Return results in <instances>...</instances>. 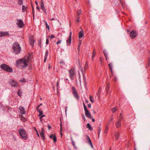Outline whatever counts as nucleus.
<instances>
[{
  "mask_svg": "<svg viewBox=\"0 0 150 150\" xmlns=\"http://www.w3.org/2000/svg\"><path fill=\"white\" fill-rule=\"evenodd\" d=\"M16 63L18 67L21 66L23 68L26 67L28 65L27 61L25 58L18 59L16 61Z\"/></svg>",
  "mask_w": 150,
  "mask_h": 150,
  "instance_id": "nucleus-1",
  "label": "nucleus"
},
{
  "mask_svg": "<svg viewBox=\"0 0 150 150\" xmlns=\"http://www.w3.org/2000/svg\"><path fill=\"white\" fill-rule=\"evenodd\" d=\"M13 52L16 54H19L21 51V48L17 42L14 43L12 46Z\"/></svg>",
  "mask_w": 150,
  "mask_h": 150,
  "instance_id": "nucleus-2",
  "label": "nucleus"
},
{
  "mask_svg": "<svg viewBox=\"0 0 150 150\" xmlns=\"http://www.w3.org/2000/svg\"><path fill=\"white\" fill-rule=\"evenodd\" d=\"M0 68L3 70L7 72L11 73L13 72L12 68L5 64H2L0 66Z\"/></svg>",
  "mask_w": 150,
  "mask_h": 150,
  "instance_id": "nucleus-3",
  "label": "nucleus"
},
{
  "mask_svg": "<svg viewBox=\"0 0 150 150\" xmlns=\"http://www.w3.org/2000/svg\"><path fill=\"white\" fill-rule=\"evenodd\" d=\"M18 132L21 137L26 140L27 139V136L26 132L25 130L20 128L18 130Z\"/></svg>",
  "mask_w": 150,
  "mask_h": 150,
  "instance_id": "nucleus-4",
  "label": "nucleus"
},
{
  "mask_svg": "<svg viewBox=\"0 0 150 150\" xmlns=\"http://www.w3.org/2000/svg\"><path fill=\"white\" fill-rule=\"evenodd\" d=\"M70 77L71 80H73L74 79V76L76 75L75 70L74 68H72L69 70Z\"/></svg>",
  "mask_w": 150,
  "mask_h": 150,
  "instance_id": "nucleus-5",
  "label": "nucleus"
},
{
  "mask_svg": "<svg viewBox=\"0 0 150 150\" xmlns=\"http://www.w3.org/2000/svg\"><path fill=\"white\" fill-rule=\"evenodd\" d=\"M72 93L74 97L77 99H79V97L75 88L74 86H73L72 87Z\"/></svg>",
  "mask_w": 150,
  "mask_h": 150,
  "instance_id": "nucleus-6",
  "label": "nucleus"
},
{
  "mask_svg": "<svg viewBox=\"0 0 150 150\" xmlns=\"http://www.w3.org/2000/svg\"><path fill=\"white\" fill-rule=\"evenodd\" d=\"M18 23H16V24L18 25V26L20 28H23L24 25L23 21L21 19L17 20Z\"/></svg>",
  "mask_w": 150,
  "mask_h": 150,
  "instance_id": "nucleus-7",
  "label": "nucleus"
},
{
  "mask_svg": "<svg viewBox=\"0 0 150 150\" xmlns=\"http://www.w3.org/2000/svg\"><path fill=\"white\" fill-rule=\"evenodd\" d=\"M71 34L72 32H70V33L69 38L66 41L67 45V46L70 45L71 44Z\"/></svg>",
  "mask_w": 150,
  "mask_h": 150,
  "instance_id": "nucleus-8",
  "label": "nucleus"
},
{
  "mask_svg": "<svg viewBox=\"0 0 150 150\" xmlns=\"http://www.w3.org/2000/svg\"><path fill=\"white\" fill-rule=\"evenodd\" d=\"M137 35V33L136 31L132 30L131 31L130 34V36L132 39L134 38Z\"/></svg>",
  "mask_w": 150,
  "mask_h": 150,
  "instance_id": "nucleus-9",
  "label": "nucleus"
},
{
  "mask_svg": "<svg viewBox=\"0 0 150 150\" xmlns=\"http://www.w3.org/2000/svg\"><path fill=\"white\" fill-rule=\"evenodd\" d=\"M37 110L38 112L39 113V116L40 119H42V118L45 116V115H43V113L42 111H41L40 110L38 109V108H37Z\"/></svg>",
  "mask_w": 150,
  "mask_h": 150,
  "instance_id": "nucleus-10",
  "label": "nucleus"
},
{
  "mask_svg": "<svg viewBox=\"0 0 150 150\" xmlns=\"http://www.w3.org/2000/svg\"><path fill=\"white\" fill-rule=\"evenodd\" d=\"M40 8L42 10L44 13L45 14H47V11L44 6V4L43 2L42 1L40 4Z\"/></svg>",
  "mask_w": 150,
  "mask_h": 150,
  "instance_id": "nucleus-11",
  "label": "nucleus"
},
{
  "mask_svg": "<svg viewBox=\"0 0 150 150\" xmlns=\"http://www.w3.org/2000/svg\"><path fill=\"white\" fill-rule=\"evenodd\" d=\"M85 113L86 116L90 119H91V116L90 113L89 111L88 110V109L85 110Z\"/></svg>",
  "mask_w": 150,
  "mask_h": 150,
  "instance_id": "nucleus-12",
  "label": "nucleus"
},
{
  "mask_svg": "<svg viewBox=\"0 0 150 150\" xmlns=\"http://www.w3.org/2000/svg\"><path fill=\"white\" fill-rule=\"evenodd\" d=\"M10 83H11V85L12 86L17 87L18 86V84L14 80H11V81H10Z\"/></svg>",
  "mask_w": 150,
  "mask_h": 150,
  "instance_id": "nucleus-13",
  "label": "nucleus"
},
{
  "mask_svg": "<svg viewBox=\"0 0 150 150\" xmlns=\"http://www.w3.org/2000/svg\"><path fill=\"white\" fill-rule=\"evenodd\" d=\"M18 109L19 110L21 114H23L25 113V111L24 108L23 107L20 106L18 108Z\"/></svg>",
  "mask_w": 150,
  "mask_h": 150,
  "instance_id": "nucleus-14",
  "label": "nucleus"
},
{
  "mask_svg": "<svg viewBox=\"0 0 150 150\" xmlns=\"http://www.w3.org/2000/svg\"><path fill=\"white\" fill-rule=\"evenodd\" d=\"M9 33L8 32L0 31V37H2L5 35H8Z\"/></svg>",
  "mask_w": 150,
  "mask_h": 150,
  "instance_id": "nucleus-15",
  "label": "nucleus"
},
{
  "mask_svg": "<svg viewBox=\"0 0 150 150\" xmlns=\"http://www.w3.org/2000/svg\"><path fill=\"white\" fill-rule=\"evenodd\" d=\"M86 139L87 141L88 144L89 145H91V147H93V145L92 143L91 142V140L90 139V138L87 135V138Z\"/></svg>",
  "mask_w": 150,
  "mask_h": 150,
  "instance_id": "nucleus-16",
  "label": "nucleus"
},
{
  "mask_svg": "<svg viewBox=\"0 0 150 150\" xmlns=\"http://www.w3.org/2000/svg\"><path fill=\"white\" fill-rule=\"evenodd\" d=\"M79 39L81 38L84 35L83 34V30H81V31H80L79 33Z\"/></svg>",
  "mask_w": 150,
  "mask_h": 150,
  "instance_id": "nucleus-17",
  "label": "nucleus"
},
{
  "mask_svg": "<svg viewBox=\"0 0 150 150\" xmlns=\"http://www.w3.org/2000/svg\"><path fill=\"white\" fill-rule=\"evenodd\" d=\"M50 137L52 139L54 142H56L57 140L56 137L53 134H51L50 136Z\"/></svg>",
  "mask_w": 150,
  "mask_h": 150,
  "instance_id": "nucleus-18",
  "label": "nucleus"
},
{
  "mask_svg": "<svg viewBox=\"0 0 150 150\" xmlns=\"http://www.w3.org/2000/svg\"><path fill=\"white\" fill-rule=\"evenodd\" d=\"M121 120H120V119H119V120H118L117 122L116 123V127L117 128H119L120 127L121 125Z\"/></svg>",
  "mask_w": 150,
  "mask_h": 150,
  "instance_id": "nucleus-19",
  "label": "nucleus"
},
{
  "mask_svg": "<svg viewBox=\"0 0 150 150\" xmlns=\"http://www.w3.org/2000/svg\"><path fill=\"white\" fill-rule=\"evenodd\" d=\"M44 132V130L43 129H42L40 132V135L42 138V139L43 140H44L45 139V136Z\"/></svg>",
  "mask_w": 150,
  "mask_h": 150,
  "instance_id": "nucleus-20",
  "label": "nucleus"
},
{
  "mask_svg": "<svg viewBox=\"0 0 150 150\" xmlns=\"http://www.w3.org/2000/svg\"><path fill=\"white\" fill-rule=\"evenodd\" d=\"M108 66L110 69L111 72L112 74L113 73V71L112 70V63H110L108 64Z\"/></svg>",
  "mask_w": 150,
  "mask_h": 150,
  "instance_id": "nucleus-21",
  "label": "nucleus"
},
{
  "mask_svg": "<svg viewBox=\"0 0 150 150\" xmlns=\"http://www.w3.org/2000/svg\"><path fill=\"white\" fill-rule=\"evenodd\" d=\"M119 132H117L115 134V137L116 139V140H117V139L119 138Z\"/></svg>",
  "mask_w": 150,
  "mask_h": 150,
  "instance_id": "nucleus-22",
  "label": "nucleus"
},
{
  "mask_svg": "<svg viewBox=\"0 0 150 150\" xmlns=\"http://www.w3.org/2000/svg\"><path fill=\"white\" fill-rule=\"evenodd\" d=\"M86 127L88 128L90 130H92V128L91 127L90 124L89 123H88L86 125Z\"/></svg>",
  "mask_w": 150,
  "mask_h": 150,
  "instance_id": "nucleus-23",
  "label": "nucleus"
},
{
  "mask_svg": "<svg viewBox=\"0 0 150 150\" xmlns=\"http://www.w3.org/2000/svg\"><path fill=\"white\" fill-rule=\"evenodd\" d=\"M18 95L20 97L22 96V91L20 89H18L17 92Z\"/></svg>",
  "mask_w": 150,
  "mask_h": 150,
  "instance_id": "nucleus-24",
  "label": "nucleus"
},
{
  "mask_svg": "<svg viewBox=\"0 0 150 150\" xmlns=\"http://www.w3.org/2000/svg\"><path fill=\"white\" fill-rule=\"evenodd\" d=\"M117 107H115L112 109L111 110L113 113H115L116 110L117 109Z\"/></svg>",
  "mask_w": 150,
  "mask_h": 150,
  "instance_id": "nucleus-25",
  "label": "nucleus"
},
{
  "mask_svg": "<svg viewBox=\"0 0 150 150\" xmlns=\"http://www.w3.org/2000/svg\"><path fill=\"white\" fill-rule=\"evenodd\" d=\"M108 129V126L107 125L106 126L105 129L104 131V133L106 134Z\"/></svg>",
  "mask_w": 150,
  "mask_h": 150,
  "instance_id": "nucleus-26",
  "label": "nucleus"
},
{
  "mask_svg": "<svg viewBox=\"0 0 150 150\" xmlns=\"http://www.w3.org/2000/svg\"><path fill=\"white\" fill-rule=\"evenodd\" d=\"M22 9L23 12L25 11L27 9V7L25 6L24 5H23L22 6Z\"/></svg>",
  "mask_w": 150,
  "mask_h": 150,
  "instance_id": "nucleus-27",
  "label": "nucleus"
},
{
  "mask_svg": "<svg viewBox=\"0 0 150 150\" xmlns=\"http://www.w3.org/2000/svg\"><path fill=\"white\" fill-rule=\"evenodd\" d=\"M110 86L109 84H107L106 87V92H108L109 90Z\"/></svg>",
  "mask_w": 150,
  "mask_h": 150,
  "instance_id": "nucleus-28",
  "label": "nucleus"
},
{
  "mask_svg": "<svg viewBox=\"0 0 150 150\" xmlns=\"http://www.w3.org/2000/svg\"><path fill=\"white\" fill-rule=\"evenodd\" d=\"M89 98L90 101L92 103H93L94 102V100L93 99L92 96H89Z\"/></svg>",
  "mask_w": 150,
  "mask_h": 150,
  "instance_id": "nucleus-29",
  "label": "nucleus"
},
{
  "mask_svg": "<svg viewBox=\"0 0 150 150\" xmlns=\"http://www.w3.org/2000/svg\"><path fill=\"white\" fill-rule=\"evenodd\" d=\"M96 53V50H94L93 51V54H93L92 57V60H93V59L95 57V56Z\"/></svg>",
  "mask_w": 150,
  "mask_h": 150,
  "instance_id": "nucleus-30",
  "label": "nucleus"
},
{
  "mask_svg": "<svg viewBox=\"0 0 150 150\" xmlns=\"http://www.w3.org/2000/svg\"><path fill=\"white\" fill-rule=\"evenodd\" d=\"M18 4L19 5H21L23 4V0H18Z\"/></svg>",
  "mask_w": 150,
  "mask_h": 150,
  "instance_id": "nucleus-31",
  "label": "nucleus"
},
{
  "mask_svg": "<svg viewBox=\"0 0 150 150\" xmlns=\"http://www.w3.org/2000/svg\"><path fill=\"white\" fill-rule=\"evenodd\" d=\"M32 11H33V19L34 18V8L33 7V6H32Z\"/></svg>",
  "mask_w": 150,
  "mask_h": 150,
  "instance_id": "nucleus-32",
  "label": "nucleus"
},
{
  "mask_svg": "<svg viewBox=\"0 0 150 150\" xmlns=\"http://www.w3.org/2000/svg\"><path fill=\"white\" fill-rule=\"evenodd\" d=\"M81 10H79L77 11V14L78 16H79L81 13Z\"/></svg>",
  "mask_w": 150,
  "mask_h": 150,
  "instance_id": "nucleus-33",
  "label": "nucleus"
},
{
  "mask_svg": "<svg viewBox=\"0 0 150 150\" xmlns=\"http://www.w3.org/2000/svg\"><path fill=\"white\" fill-rule=\"evenodd\" d=\"M148 67H150V58L149 59L148 62L147 64Z\"/></svg>",
  "mask_w": 150,
  "mask_h": 150,
  "instance_id": "nucleus-34",
  "label": "nucleus"
},
{
  "mask_svg": "<svg viewBox=\"0 0 150 150\" xmlns=\"http://www.w3.org/2000/svg\"><path fill=\"white\" fill-rule=\"evenodd\" d=\"M20 81L22 83L24 82H25V79L23 78H21L20 80Z\"/></svg>",
  "mask_w": 150,
  "mask_h": 150,
  "instance_id": "nucleus-35",
  "label": "nucleus"
},
{
  "mask_svg": "<svg viewBox=\"0 0 150 150\" xmlns=\"http://www.w3.org/2000/svg\"><path fill=\"white\" fill-rule=\"evenodd\" d=\"M48 52L47 50L46 51L45 53V57L46 58H47L48 55Z\"/></svg>",
  "mask_w": 150,
  "mask_h": 150,
  "instance_id": "nucleus-36",
  "label": "nucleus"
},
{
  "mask_svg": "<svg viewBox=\"0 0 150 150\" xmlns=\"http://www.w3.org/2000/svg\"><path fill=\"white\" fill-rule=\"evenodd\" d=\"M45 25H46V27L49 30L50 29V26H49L48 25L47 23L45 22Z\"/></svg>",
  "mask_w": 150,
  "mask_h": 150,
  "instance_id": "nucleus-37",
  "label": "nucleus"
},
{
  "mask_svg": "<svg viewBox=\"0 0 150 150\" xmlns=\"http://www.w3.org/2000/svg\"><path fill=\"white\" fill-rule=\"evenodd\" d=\"M101 128L100 127L99 128V129H98V137H99V135H100V133L101 132Z\"/></svg>",
  "mask_w": 150,
  "mask_h": 150,
  "instance_id": "nucleus-38",
  "label": "nucleus"
},
{
  "mask_svg": "<svg viewBox=\"0 0 150 150\" xmlns=\"http://www.w3.org/2000/svg\"><path fill=\"white\" fill-rule=\"evenodd\" d=\"M113 120V119L112 118H111L108 122V124H109Z\"/></svg>",
  "mask_w": 150,
  "mask_h": 150,
  "instance_id": "nucleus-39",
  "label": "nucleus"
},
{
  "mask_svg": "<svg viewBox=\"0 0 150 150\" xmlns=\"http://www.w3.org/2000/svg\"><path fill=\"white\" fill-rule=\"evenodd\" d=\"M72 144L74 146V147L75 148V149H76L77 148L76 146H75L74 142H73V143H72Z\"/></svg>",
  "mask_w": 150,
  "mask_h": 150,
  "instance_id": "nucleus-40",
  "label": "nucleus"
},
{
  "mask_svg": "<svg viewBox=\"0 0 150 150\" xmlns=\"http://www.w3.org/2000/svg\"><path fill=\"white\" fill-rule=\"evenodd\" d=\"M59 81H58L57 83V89L59 88Z\"/></svg>",
  "mask_w": 150,
  "mask_h": 150,
  "instance_id": "nucleus-41",
  "label": "nucleus"
},
{
  "mask_svg": "<svg viewBox=\"0 0 150 150\" xmlns=\"http://www.w3.org/2000/svg\"><path fill=\"white\" fill-rule=\"evenodd\" d=\"M62 127H60V134L61 136H62Z\"/></svg>",
  "mask_w": 150,
  "mask_h": 150,
  "instance_id": "nucleus-42",
  "label": "nucleus"
},
{
  "mask_svg": "<svg viewBox=\"0 0 150 150\" xmlns=\"http://www.w3.org/2000/svg\"><path fill=\"white\" fill-rule=\"evenodd\" d=\"M59 63L60 64H62V65H64L65 64L64 63V61L63 60L59 62Z\"/></svg>",
  "mask_w": 150,
  "mask_h": 150,
  "instance_id": "nucleus-43",
  "label": "nucleus"
},
{
  "mask_svg": "<svg viewBox=\"0 0 150 150\" xmlns=\"http://www.w3.org/2000/svg\"><path fill=\"white\" fill-rule=\"evenodd\" d=\"M83 107H84V110H86L87 109H88L86 106L85 105V104L84 103H83Z\"/></svg>",
  "mask_w": 150,
  "mask_h": 150,
  "instance_id": "nucleus-44",
  "label": "nucleus"
},
{
  "mask_svg": "<svg viewBox=\"0 0 150 150\" xmlns=\"http://www.w3.org/2000/svg\"><path fill=\"white\" fill-rule=\"evenodd\" d=\"M123 117L122 116V114L121 113L120 114V115L119 117V119L120 120H122V119L123 118Z\"/></svg>",
  "mask_w": 150,
  "mask_h": 150,
  "instance_id": "nucleus-45",
  "label": "nucleus"
},
{
  "mask_svg": "<svg viewBox=\"0 0 150 150\" xmlns=\"http://www.w3.org/2000/svg\"><path fill=\"white\" fill-rule=\"evenodd\" d=\"M38 45L39 46H40V47H41V40L40 39V40H38Z\"/></svg>",
  "mask_w": 150,
  "mask_h": 150,
  "instance_id": "nucleus-46",
  "label": "nucleus"
},
{
  "mask_svg": "<svg viewBox=\"0 0 150 150\" xmlns=\"http://www.w3.org/2000/svg\"><path fill=\"white\" fill-rule=\"evenodd\" d=\"M88 67V65L87 63H86L85 64V66L84 67V69H87Z\"/></svg>",
  "mask_w": 150,
  "mask_h": 150,
  "instance_id": "nucleus-47",
  "label": "nucleus"
},
{
  "mask_svg": "<svg viewBox=\"0 0 150 150\" xmlns=\"http://www.w3.org/2000/svg\"><path fill=\"white\" fill-rule=\"evenodd\" d=\"M82 115L83 118V119L84 121H85L86 120V117H85V116L84 114H83Z\"/></svg>",
  "mask_w": 150,
  "mask_h": 150,
  "instance_id": "nucleus-48",
  "label": "nucleus"
},
{
  "mask_svg": "<svg viewBox=\"0 0 150 150\" xmlns=\"http://www.w3.org/2000/svg\"><path fill=\"white\" fill-rule=\"evenodd\" d=\"M80 69L81 70L82 73H83V75H84L83 73V69H82V67H80Z\"/></svg>",
  "mask_w": 150,
  "mask_h": 150,
  "instance_id": "nucleus-49",
  "label": "nucleus"
},
{
  "mask_svg": "<svg viewBox=\"0 0 150 150\" xmlns=\"http://www.w3.org/2000/svg\"><path fill=\"white\" fill-rule=\"evenodd\" d=\"M50 39H52L54 38V36L53 35H51L50 36Z\"/></svg>",
  "mask_w": 150,
  "mask_h": 150,
  "instance_id": "nucleus-50",
  "label": "nucleus"
},
{
  "mask_svg": "<svg viewBox=\"0 0 150 150\" xmlns=\"http://www.w3.org/2000/svg\"><path fill=\"white\" fill-rule=\"evenodd\" d=\"M88 107L89 108H91V105L90 103L88 104Z\"/></svg>",
  "mask_w": 150,
  "mask_h": 150,
  "instance_id": "nucleus-51",
  "label": "nucleus"
},
{
  "mask_svg": "<svg viewBox=\"0 0 150 150\" xmlns=\"http://www.w3.org/2000/svg\"><path fill=\"white\" fill-rule=\"evenodd\" d=\"M81 41H80L78 43V46H80L81 45Z\"/></svg>",
  "mask_w": 150,
  "mask_h": 150,
  "instance_id": "nucleus-52",
  "label": "nucleus"
},
{
  "mask_svg": "<svg viewBox=\"0 0 150 150\" xmlns=\"http://www.w3.org/2000/svg\"><path fill=\"white\" fill-rule=\"evenodd\" d=\"M117 80V79L116 77H115L114 79V81H116Z\"/></svg>",
  "mask_w": 150,
  "mask_h": 150,
  "instance_id": "nucleus-53",
  "label": "nucleus"
},
{
  "mask_svg": "<svg viewBox=\"0 0 150 150\" xmlns=\"http://www.w3.org/2000/svg\"><path fill=\"white\" fill-rule=\"evenodd\" d=\"M48 129L49 130L51 128V126H50V125H48Z\"/></svg>",
  "mask_w": 150,
  "mask_h": 150,
  "instance_id": "nucleus-54",
  "label": "nucleus"
},
{
  "mask_svg": "<svg viewBox=\"0 0 150 150\" xmlns=\"http://www.w3.org/2000/svg\"><path fill=\"white\" fill-rule=\"evenodd\" d=\"M76 23L77 22L79 23V19L76 18V21H75Z\"/></svg>",
  "mask_w": 150,
  "mask_h": 150,
  "instance_id": "nucleus-55",
  "label": "nucleus"
},
{
  "mask_svg": "<svg viewBox=\"0 0 150 150\" xmlns=\"http://www.w3.org/2000/svg\"><path fill=\"white\" fill-rule=\"evenodd\" d=\"M57 20V18H53L50 19L51 21H53V20Z\"/></svg>",
  "mask_w": 150,
  "mask_h": 150,
  "instance_id": "nucleus-56",
  "label": "nucleus"
},
{
  "mask_svg": "<svg viewBox=\"0 0 150 150\" xmlns=\"http://www.w3.org/2000/svg\"><path fill=\"white\" fill-rule=\"evenodd\" d=\"M48 44V39H47L46 40V44L47 45Z\"/></svg>",
  "mask_w": 150,
  "mask_h": 150,
  "instance_id": "nucleus-57",
  "label": "nucleus"
},
{
  "mask_svg": "<svg viewBox=\"0 0 150 150\" xmlns=\"http://www.w3.org/2000/svg\"><path fill=\"white\" fill-rule=\"evenodd\" d=\"M64 80L67 81V83H69V80L68 79H64Z\"/></svg>",
  "mask_w": 150,
  "mask_h": 150,
  "instance_id": "nucleus-58",
  "label": "nucleus"
},
{
  "mask_svg": "<svg viewBox=\"0 0 150 150\" xmlns=\"http://www.w3.org/2000/svg\"><path fill=\"white\" fill-rule=\"evenodd\" d=\"M61 42V40H59L57 42L56 44L57 45H58Z\"/></svg>",
  "mask_w": 150,
  "mask_h": 150,
  "instance_id": "nucleus-59",
  "label": "nucleus"
},
{
  "mask_svg": "<svg viewBox=\"0 0 150 150\" xmlns=\"http://www.w3.org/2000/svg\"><path fill=\"white\" fill-rule=\"evenodd\" d=\"M103 52L104 54H105L106 53H107V51H106V50H104L103 51Z\"/></svg>",
  "mask_w": 150,
  "mask_h": 150,
  "instance_id": "nucleus-60",
  "label": "nucleus"
},
{
  "mask_svg": "<svg viewBox=\"0 0 150 150\" xmlns=\"http://www.w3.org/2000/svg\"><path fill=\"white\" fill-rule=\"evenodd\" d=\"M67 108H68V107H65V111L66 114V112H67Z\"/></svg>",
  "mask_w": 150,
  "mask_h": 150,
  "instance_id": "nucleus-61",
  "label": "nucleus"
},
{
  "mask_svg": "<svg viewBox=\"0 0 150 150\" xmlns=\"http://www.w3.org/2000/svg\"><path fill=\"white\" fill-rule=\"evenodd\" d=\"M47 59V58H46V57H45L44 59V62H46V61Z\"/></svg>",
  "mask_w": 150,
  "mask_h": 150,
  "instance_id": "nucleus-62",
  "label": "nucleus"
},
{
  "mask_svg": "<svg viewBox=\"0 0 150 150\" xmlns=\"http://www.w3.org/2000/svg\"><path fill=\"white\" fill-rule=\"evenodd\" d=\"M42 104H40V105H39L37 107V108H38V109H39V107L41 105H42Z\"/></svg>",
  "mask_w": 150,
  "mask_h": 150,
  "instance_id": "nucleus-63",
  "label": "nucleus"
},
{
  "mask_svg": "<svg viewBox=\"0 0 150 150\" xmlns=\"http://www.w3.org/2000/svg\"><path fill=\"white\" fill-rule=\"evenodd\" d=\"M36 8L38 10H39V9H40V8H39V7L38 6H37V7H36Z\"/></svg>",
  "mask_w": 150,
  "mask_h": 150,
  "instance_id": "nucleus-64",
  "label": "nucleus"
}]
</instances>
